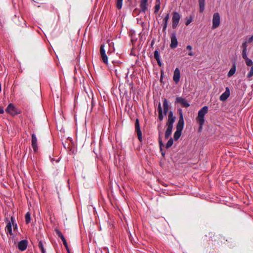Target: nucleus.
<instances>
[{"instance_id": "6e6552de", "label": "nucleus", "mask_w": 253, "mask_h": 253, "mask_svg": "<svg viewBox=\"0 0 253 253\" xmlns=\"http://www.w3.org/2000/svg\"><path fill=\"white\" fill-rule=\"evenodd\" d=\"M170 47L171 48H174L176 47L178 44V42L177 40L176 34L175 33H173L170 36Z\"/></svg>"}, {"instance_id": "7ed1b4c3", "label": "nucleus", "mask_w": 253, "mask_h": 253, "mask_svg": "<svg viewBox=\"0 0 253 253\" xmlns=\"http://www.w3.org/2000/svg\"><path fill=\"white\" fill-rule=\"evenodd\" d=\"M220 16L219 14L217 12L214 13L212 18V28L213 29L217 28L220 24Z\"/></svg>"}, {"instance_id": "423d86ee", "label": "nucleus", "mask_w": 253, "mask_h": 253, "mask_svg": "<svg viewBox=\"0 0 253 253\" xmlns=\"http://www.w3.org/2000/svg\"><path fill=\"white\" fill-rule=\"evenodd\" d=\"M32 147L35 153H36L38 150V139L34 133L32 134Z\"/></svg>"}, {"instance_id": "473e14b6", "label": "nucleus", "mask_w": 253, "mask_h": 253, "mask_svg": "<svg viewBox=\"0 0 253 253\" xmlns=\"http://www.w3.org/2000/svg\"><path fill=\"white\" fill-rule=\"evenodd\" d=\"M154 58H155V59L156 60L159 59L160 58V55H159V52H158V51L157 50H156L154 51Z\"/></svg>"}, {"instance_id": "4be33fe9", "label": "nucleus", "mask_w": 253, "mask_h": 253, "mask_svg": "<svg viewBox=\"0 0 253 253\" xmlns=\"http://www.w3.org/2000/svg\"><path fill=\"white\" fill-rule=\"evenodd\" d=\"M25 222L26 224H29L31 221V214L29 212L26 213L25 216Z\"/></svg>"}, {"instance_id": "aec40b11", "label": "nucleus", "mask_w": 253, "mask_h": 253, "mask_svg": "<svg viewBox=\"0 0 253 253\" xmlns=\"http://www.w3.org/2000/svg\"><path fill=\"white\" fill-rule=\"evenodd\" d=\"M158 111L159 113V119L160 121H162L164 119V116L163 114L162 108L160 103L158 105Z\"/></svg>"}, {"instance_id": "f3484780", "label": "nucleus", "mask_w": 253, "mask_h": 253, "mask_svg": "<svg viewBox=\"0 0 253 253\" xmlns=\"http://www.w3.org/2000/svg\"><path fill=\"white\" fill-rule=\"evenodd\" d=\"M169 18V13H168L163 19V31H165L167 29Z\"/></svg>"}, {"instance_id": "412c9836", "label": "nucleus", "mask_w": 253, "mask_h": 253, "mask_svg": "<svg viewBox=\"0 0 253 253\" xmlns=\"http://www.w3.org/2000/svg\"><path fill=\"white\" fill-rule=\"evenodd\" d=\"M183 129H176V131L174 133V139L175 140H177L179 139L181 135V132Z\"/></svg>"}, {"instance_id": "7c9ffc66", "label": "nucleus", "mask_w": 253, "mask_h": 253, "mask_svg": "<svg viewBox=\"0 0 253 253\" xmlns=\"http://www.w3.org/2000/svg\"><path fill=\"white\" fill-rule=\"evenodd\" d=\"M55 232H56L57 235H58V236L59 238H60L61 239H63L64 237V236L63 235V234H62V233L58 229H56Z\"/></svg>"}, {"instance_id": "f8f14e48", "label": "nucleus", "mask_w": 253, "mask_h": 253, "mask_svg": "<svg viewBox=\"0 0 253 253\" xmlns=\"http://www.w3.org/2000/svg\"><path fill=\"white\" fill-rule=\"evenodd\" d=\"M28 246V241L26 240H24L20 241L18 244V247L19 250L21 251H25Z\"/></svg>"}, {"instance_id": "a211bd4d", "label": "nucleus", "mask_w": 253, "mask_h": 253, "mask_svg": "<svg viewBox=\"0 0 253 253\" xmlns=\"http://www.w3.org/2000/svg\"><path fill=\"white\" fill-rule=\"evenodd\" d=\"M199 4V12L203 13L205 10V0H198Z\"/></svg>"}, {"instance_id": "2eb2a0df", "label": "nucleus", "mask_w": 253, "mask_h": 253, "mask_svg": "<svg viewBox=\"0 0 253 253\" xmlns=\"http://www.w3.org/2000/svg\"><path fill=\"white\" fill-rule=\"evenodd\" d=\"M5 221H7V224L5 228V232L7 234H9L10 235H13L12 231V224H11V222H9L8 218L5 219Z\"/></svg>"}, {"instance_id": "72a5a7b5", "label": "nucleus", "mask_w": 253, "mask_h": 253, "mask_svg": "<svg viewBox=\"0 0 253 253\" xmlns=\"http://www.w3.org/2000/svg\"><path fill=\"white\" fill-rule=\"evenodd\" d=\"M247 43L248 42L246 41L242 43V48L243 50H247Z\"/></svg>"}, {"instance_id": "cd10ccee", "label": "nucleus", "mask_w": 253, "mask_h": 253, "mask_svg": "<svg viewBox=\"0 0 253 253\" xmlns=\"http://www.w3.org/2000/svg\"><path fill=\"white\" fill-rule=\"evenodd\" d=\"M245 60V62H246V65L248 66H253V61L250 59V58H247Z\"/></svg>"}, {"instance_id": "dca6fc26", "label": "nucleus", "mask_w": 253, "mask_h": 253, "mask_svg": "<svg viewBox=\"0 0 253 253\" xmlns=\"http://www.w3.org/2000/svg\"><path fill=\"white\" fill-rule=\"evenodd\" d=\"M167 128L165 132V138L168 139L171 134L173 126L167 125Z\"/></svg>"}, {"instance_id": "b1692460", "label": "nucleus", "mask_w": 253, "mask_h": 253, "mask_svg": "<svg viewBox=\"0 0 253 253\" xmlns=\"http://www.w3.org/2000/svg\"><path fill=\"white\" fill-rule=\"evenodd\" d=\"M104 47H105V44L104 43L101 44L100 45V53L101 56L106 54V53H105L106 51H105Z\"/></svg>"}, {"instance_id": "79ce46f5", "label": "nucleus", "mask_w": 253, "mask_h": 253, "mask_svg": "<svg viewBox=\"0 0 253 253\" xmlns=\"http://www.w3.org/2000/svg\"><path fill=\"white\" fill-rule=\"evenodd\" d=\"M156 60H157V61L158 64L159 66H161L162 63H161V61H160V59H157Z\"/></svg>"}, {"instance_id": "2f4dec72", "label": "nucleus", "mask_w": 253, "mask_h": 253, "mask_svg": "<svg viewBox=\"0 0 253 253\" xmlns=\"http://www.w3.org/2000/svg\"><path fill=\"white\" fill-rule=\"evenodd\" d=\"M186 49L187 50H188L189 51H191L192 49V47L190 45H188L186 46ZM188 55H190V56H193L194 55V53L192 52V51H190L189 53H188Z\"/></svg>"}, {"instance_id": "4c0bfd02", "label": "nucleus", "mask_w": 253, "mask_h": 253, "mask_svg": "<svg viewBox=\"0 0 253 253\" xmlns=\"http://www.w3.org/2000/svg\"><path fill=\"white\" fill-rule=\"evenodd\" d=\"M247 42L249 43L253 42V35L250 38H249Z\"/></svg>"}, {"instance_id": "5701e85b", "label": "nucleus", "mask_w": 253, "mask_h": 253, "mask_svg": "<svg viewBox=\"0 0 253 253\" xmlns=\"http://www.w3.org/2000/svg\"><path fill=\"white\" fill-rule=\"evenodd\" d=\"M38 246H39V248L40 249V250L41 251L42 253H45V250L44 249L43 243L42 241H40L39 242Z\"/></svg>"}, {"instance_id": "c03bdc74", "label": "nucleus", "mask_w": 253, "mask_h": 253, "mask_svg": "<svg viewBox=\"0 0 253 253\" xmlns=\"http://www.w3.org/2000/svg\"><path fill=\"white\" fill-rule=\"evenodd\" d=\"M61 240H62V241L63 242V243L65 241H66V239L64 237L63 239H62Z\"/></svg>"}, {"instance_id": "20e7f679", "label": "nucleus", "mask_w": 253, "mask_h": 253, "mask_svg": "<svg viewBox=\"0 0 253 253\" xmlns=\"http://www.w3.org/2000/svg\"><path fill=\"white\" fill-rule=\"evenodd\" d=\"M5 112L12 116H15L18 114V112L16 108L14 106V105L10 103L7 107Z\"/></svg>"}, {"instance_id": "1a4fd4ad", "label": "nucleus", "mask_w": 253, "mask_h": 253, "mask_svg": "<svg viewBox=\"0 0 253 253\" xmlns=\"http://www.w3.org/2000/svg\"><path fill=\"white\" fill-rule=\"evenodd\" d=\"M175 103H180L184 107H188L190 106L187 100L181 97L176 98Z\"/></svg>"}, {"instance_id": "a878e982", "label": "nucleus", "mask_w": 253, "mask_h": 253, "mask_svg": "<svg viewBox=\"0 0 253 253\" xmlns=\"http://www.w3.org/2000/svg\"><path fill=\"white\" fill-rule=\"evenodd\" d=\"M173 143V140L172 138H170L166 144V147L168 149L170 147Z\"/></svg>"}, {"instance_id": "6ab92c4d", "label": "nucleus", "mask_w": 253, "mask_h": 253, "mask_svg": "<svg viewBox=\"0 0 253 253\" xmlns=\"http://www.w3.org/2000/svg\"><path fill=\"white\" fill-rule=\"evenodd\" d=\"M163 108L165 116H166L169 111V104L167 99H164L163 101Z\"/></svg>"}, {"instance_id": "a19ab883", "label": "nucleus", "mask_w": 253, "mask_h": 253, "mask_svg": "<svg viewBox=\"0 0 253 253\" xmlns=\"http://www.w3.org/2000/svg\"><path fill=\"white\" fill-rule=\"evenodd\" d=\"M4 113V109L3 107L0 106V114H2Z\"/></svg>"}, {"instance_id": "0eeeda50", "label": "nucleus", "mask_w": 253, "mask_h": 253, "mask_svg": "<svg viewBox=\"0 0 253 253\" xmlns=\"http://www.w3.org/2000/svg\"><path fill=\"white\" fill-rule=\"evenodd\" d=\"M184 119L183 117V114L182 113V111L181 110H179V118L178 122V123L176 125V129H183L184 126Z\"/></svg>"}, {"instance_id": "9d476101", "label": "nucleus", "mask_w": 253, "mask_h": 253, "mask_svg": "<svg viewBox=\"0 0 253 253\" xmlns=\"http://www.w3.org/2000/svg\"><path fill=\"white\" fill-rule=\"evenodd\" d=\"M230 94V89L228 87L225 88V91L220 96V100L222 101H224L229 97Z\"/></svg>"}, {"instance_id": "c85d7f7f", "label": "nucleus", "mask_w": 253, "mask_h": 253, "mask_svg": "<svg viewBox=\"0 0 253 253\" xmlns=\"http://www.w3.org/2000/svg\"><path fill=\"white\" fill-rule=\"evenodd\" d=\"M193 16H190V17L186 20V21L185 22V25L186 26H188L193 21Z\"/></svg>"}, {"instance_id": "f03ea898", "label": "nucleus", "mask_w": 253, "mask_h": 253, "mask_svg": "<svg viewBox=\"0 0 253 253\" xmlns=\"http://www.w3.org/2000/svg\"><path fill=\"white\" fill-rule=\"evenodd\" d=\"M180 18L181 16L178 12H174L173 13L172 17V27L173 29H175L177 27Z\"/></svg>"}, {"instance_id": "4468645a", "label": "nucleus", "mask_w": 253, "mask_h": 253, "mask_svg": "<svg viewBox=\"0 0 253 253\" xmlns=\"http://www.w3.org/2000/svg\"><path fill=\"white\" fill-rule=\"evenodd\" d=\"M175 120V117L173 116L172 111H170L168 115V120L167 123V125L173 126V123Z\"/></svg>"}, {"instance_id": "393cba45", "label": "nucleus", "mask_w": 253, "mask_h": 253, "mask_svg": "<svg viewBox=\"0 0 253 253\" xmlns=\"http://www.w3.org/2000/svg\"><path fill=\"white\" fill-rule=\"evenodd\" d=\"M235 71H236L235 66H234V67H232L231 69H230V71H229L228 75H227L228 77H230L232 76H233L234 74V73H235Z\"/></svg>"}, {"instance_id": "37998d69", "label": "nucleus", "mask_w": 253, "mask_h": 253, "mask_svg": "<svg viewBox=\"0 0 253 253\" xmlns=\"http://www.w3.org/2000/svg\"><path fill=\"white\" fill-rule=\"evenodd\" d=\"M159 141L160 145V146H161L163 145V143H162V141L161 139L160 138V137H159Z\"/></svg>"}, {"instance_id": "f257e3e1", "label": "nucleus", "mask_w": 253, "mask_h": 253, "mask_svg": "<svg viewBox=\"0 0 253 253\" xmlns=\"http://www.w3.org/2000/svg\"><path fill=\"white\" fill-rule=\"evenodd\" d=\"M208 107L205 106L202 107L198 112V116L196 118V121L199 125V129L201 130L203 129V126L204 125L205 116L208 112Z\"/></svg>"}, {"instance_id": "bb28decb", "label": "nucleus", "mask_w": 253, "mask_h": 253, "mask_svg": "<svg viewBox=\"0 0 253 253\" xmlns=\"http://www.w3.org/2000/svg\"><path fill=\"white\" fill-rule=\"evenodd\" d=\"M116 5L118 9H121L123 5V0H116Z\"/></svg>"}, {"instance_id": "ea45409f", "label": "nucleus", "mask_w": 253, "mask_h": 253, "mask_svg": "<svg viewBox=\"0 0 253 253\" xmlns=\"http://www.w3.org/2000/svg\"><path fill=\"white\" fill-rule=\"evenodd\" d=\"M12 225H13V227L14 231H16L17 230V229H18V226H17V223H15V224H13Z\"/></svg>"}, {"instance_id": "39448f33", "label": "nucleus", "mask_w": 253, "mask_h": 253, "mask_svg": "<svg viewBox=\"0 0 253 253\" xmlns=\"http://www.w3.org/2000/svg\"><path fill=\"white\" fill-rule=\"evenodd\" d=\"M135 131L137 133L138 138L140 141H142V132L140 129V126H139V120L137 119L135 121Z\"/></svg>"}, {"instance_id": "e433bc0d", "label": "nucleus", "mask_w": 253, "mask_h": 253, "mask_svg": "<svg viewBox=\"0 0 253 253\" xmlns=\"http://www.w3.org/2000/svg\"><path fill=\"white\" fill-rule=\"evenodd\" d=\"M9 222H11V224H12V225L16 223L15 222V218L13 216H11V218H10V221H9Z\"/></svg>"}, {"instance_id": "9b49d317", "label": "nucleus", "mask_w": 253, "mask_h": 253, "mask_svg": "<svg viewBox=\"0 0 253 253\" xmlns=\"http://www.w3.org/2000/svg\"><path fill=\"white\" fill-rule=\"evenodd\" d=\"M180 72L178 68H176L174 71L173 76V80L175 84H177L180 81Z\"/></svg>"}, {"instance_id": "c9c22d12", "label": "nucleus", "mask_w": 253, "mask_h": 253, "mask_svg": "<svg viewBox=\"0 0 253 253\" xmlns=\"http://www.w3.org/2000/svg\"><path fill=\"white\" fill-rule=\"evenodd\" d=\"M160 8V3L156 4L155 6V13H157L159 11Z\"/></svg>"}, {"instance_id": "58836bf2", "label": "nucleus", "mask_w": 253, "mask_h": 253, "mask_svg": "<svg viewBox=\"0 0 253 253\" xmlns=\"http://www.w3.org/2000/svg\"><path fill=\"white\" fill-rule=\"evenodd\" d=\"M64 246L66 247L67 250L68 251V252H69V248H68V244H67V243L66 241H65L63 243Z\"/></svg>"}, {"instance_id": "f704fd0d", "label": "nucleus", "mask_w": 253, "mask_h": 253, "mask_svg": "<svg viewBox=\"0 0 253 253\" xmlns=\"http://www.w3.org/2000/svg\"><path fill=\"white\" fill-rule=\"evenodd\" d=\"M242 57L244 60L248 58L247 56V50H242Z\"/></svg>"}, {"instance_id": "ddd939ff", "label": "nucleus", "mask_w": 253, "mask_h": 253, "mask_svg": "<svg viewBox=\"0 0 253 253\" xmlns=\"http://www.w3.org/2000/svg\"><path fill=\"white\" fill-rule=\"evenodd\" d=\"M140 8L141 12L145 13L148 9V0H141Z\"/></svg>"}, {"instance_id": "c756f323", "label": "nucleus", "mask_w": 253, "mask_h": 253, "mask_svg": "<svg viewBox=\"0 0 253 253\" xmlns=\"http://www.w3.org/2000/svg\"><path fill=\"white\" fill-rule=\"evenodd\" d=\"M101 57L102 61L104 63L107 64L108 63V57H107L106 54L101 55Z\"/></svg>"}, {"instance_id": "a18cd8bd", "label": "nucleus", "mask_w": 253, "mask_h": 253, "mask_svg": "<svg viewBox=\"0 0 253 253\" xmlns=\"http://www.w3.org/2000/svg\"><path fill=\"white\" fill-rule=\"evenodd\" d=\"M115 72H116V74H117V69H115Z\"/></svg>"}]
</instances>
